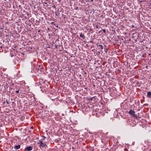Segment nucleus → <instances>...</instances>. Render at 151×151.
<instances>
[{"instance_id":"f257e3e1","label":"nucleus","mask_w":151,"mask_h":151,"mask_svg":"<svg viewBox=\"0 0 151 151\" xmlns=\"http://www.w3.org/2000/svg\"><path fill=\"white\" fill-rule=\"evenodd\" d=\"M129 114L131 115L133 117L137 118V116L135 115V112L132 109H130L128 112Z\"/></svg>"},{"instance_id":"f03ea898","label":"nucleus","mask_w":151,"mask_h":151,"mask_svg":"<svg viewBox=\"0 0 151 151\" xmlns=\"http://www.w3.org/2000/svg\"><path fill=\"white\" fill-rule=\"evenodd\" d=\"M32 146H29L25 148L24 150V151H30L32 150Z\"/></svg>"},{"instance_id":"7ed1b4c3","label":"nucleus","mask_w":151,"mask_h":151,"mask_svg":"<svg viewBox=\"0 0 151 151\" xmlns=\"http://www.w3.org/2000/svg\"><path fill=\"white\" fill-rule=\"evenodd\" d=\"M47 147V145L45 143H44L43 142L42 143H41L40 144V145L39 147L40 148H44L45 147Z\"/></svg>"},{"instance_id":"20e7f679","label":"nucleus","mask_w":151,"mask_h":151,"mask_svg":"<svg viewBox=\"0 0 151 151\" xmlns=\"http://www.w3.org/2000/svg\"><path fill=\"white\" fill-rule=\"evenodd\" d=\"M20 147V145H16L14 147V149L15 150H17L19 149Z\"/></svg>"},{"instance_id":"39448f33","label":"nucleus","mask_w":151,"mask_h":151,"mask_svg":"<svg viewBox=\"0 0 151 151\" xmlns=\"http://www.w3.org/2000/svg\"><path fill=\"white\" fill-rule=\"evenodd\" d=\"M147 97L149 98H151V92L150 91H148L147 92Z\"/></svg>"},{"instance_id":"423d86ee","label":"nucleus","mask_w":151,"mask_h":151,"mask_svg":"<svg viewBox=\"0 0 151 151\" xmlns=\"http://www.w3.org/2000/svg\"><path fill=\"white\" fill-rule=\"evenodd\" d=\"M80 37L83 39H84L85 38V35H83L82 33H81L80 34Z\"/></svg>"},{"instance_id":"0eeeda50","label":"nucleus","mask_w":151,"mask_h":151,"mask_svg":"<svg viewBox=\"0 0 151 151\" xmlns=\"http://www.w3.org/2000/svg\"><path fill=\"white\" fill-rule=\"evenodd\" d=\"M15 89H16V91H15L17 93H19V89H20V88H15L14 89V90H15Z\"/></svg>"},{"instance_id":"6e6552de","label":"nucleus","mask_w":151,"mask_h":151,"mask_svg":"<svg viewBox=\"0 0 151 151\" xmlns=\"http://www.w3.org/2000/svg\"><path fill=\"white\" fill-rule=\"evenodd\" d=\"M98 47L99 49H103V47L102 45H99L97 46Z\"/></svg>"},{"instance_id":"1a4fd4ad","label":"nucleus","mask_w":151,"mask_h":151,"mask_svg":"<svg viewBox=\"0 0 151 151\" xmlns=\"http://www.w3.org/2000/svg\"><path fill=\"white\" fill-rule=\"evenodd\" d=\"M43 143V141L42 140V139H41V140H39V142H37V144H38L40 145L41 144V143Z\"/></svg>"},{"instance_id":"9d476101","label":"nucleus","mask_w":151,"mask_h":151,"mask_svg":"<svg viewBox=\"0 0 151 151\" xmlns=\"http://www.w3.org/2000/svg\"><path fill=\"white\" fill-rule=\"evenodd\" d=\"M95 97V96H93V97H91V98H89L88 99V100H89V101H92L93 100V99Z\"/></svg>"},{"instance_id":"9b49d317","label":"nucleus","mask_w":151,"mask_h":151,"mask_svg":"<svg viewBox=\"0 0 151 151\" xmlns=\"http://www.w3.org/2000/svg\"><path fill=\"white\" fill-rule=\"evenodd\" d=\"M104 51L105 52H107V51L108 50V48H104Z\"/></svg>"},{"instance_id":"f8f14e48","label":"nucleus","mask_w":151,"mask_h":151,"mask_svg":"<svg viewBox=\"0 0 151 151\" xmlns=\"http://www.w3.org/2000/svg\"><path fill=\"white\" fill-rule=\"evenodd\" d=\"M59 139V140L58 139H55V141L56 142H59V141L60 140V139Z\"/></svg>"},{"instance_id":"ddd939ff","label":"nucleus","mask_w":151,"mask_h":151,"mask_svg":"<svg viewBox=\"0 0 151 151\" xmlns=\"http://www.w3.org/2000/svg\"><path fill=\"white\" fill-rule=\"evenodd\" d=\"M102 31L104 33H105L106 32V30L105 29H102Z\"/></svg>"},{"instance_id":"4468645a","label":"nucleus","mask_w":151,"mask_h":151,"mask_svg":"<svg viewBox=\"0 0 151 151\" xmlns=\"http://www.w3.org/2000/svg\"><path fill=\"white\" fill-rule=\"evenodd\" d=\"M42 137L43 138H42V139H44L46 138L45 137V136H42Z\"/></svg>"},{"instance_id":"2eb2a0df","label":"nucleus","mask_w":151,"mask_h":151,"mask_svg":"<svg viewBox=\"0 0 151 151\" xmlns=\"http://www.w3.org/2000/svg\"><path fill=\"white\" fill-rule=\"evenodd\" d=\"M8 101H7V100H6V102L8 104H9V103Z\"/></svg>"},{"instance_id":"dca6fc26","label":"nucleus","mask_w":151,"mask_h":151,"mask_svg":"<svg viewBox=\"0 0 151 151\" xmlns=\"http://www.w3.org/2000/svg\"><path fill=\"white\" fill-rule=\"evenodd\" d=\"M19 8H21V6L20 5H19Z\"/></svg>"},{"instance_id":"f3484780","label":"nucleus","mask_w":151,"mask_h":151,"mask_svg":"<svg viewBox=\"0 0 151 151\" xmlns=\"http://www.w3.org/2000/svg\"><path fill=\"white\" fill-rule=\"evenodd\" d=\"M44 4H47V2H44Z\"/></svg>"},{"instance_id":"a211bd4d","label":"nucleus","mask_w":151,"mask_h":151,"mask_svg":"<svg viewBox=\"0 0 151 151\" xmlns=\"http://www.w3.org/2000/svg\"><path fill=\"white\" fill-rule=\"evenodd\" d=\"M97 115H98V114H97V113H96V116H97Z\"/></svg>"},{"instance_id":"6ab92c4d","label":"nucleus","mask_w":151,"mask_h":151,"mask_svg":"<svg viewBox=\"0 0 151 151\" xmlns=\"http://www.w3.org/2000/svg\"><path fill=\"white\" fill-rule=\"evenodd\" d=\"M56 27H58V25H57L56 26Z\"/></svg>"},{"instance_id":"aec40b11","label":"nucleus","mask_w":151,"mask_h":151,"mask_svg":"<svg viewBox=\"0 0 151 151\" xmlns=\"http://www.w3.org/2000/svg\"><path fill=\"white\" fill-rule=\"evenodd\" d=\"M2 51H3L2 50L1 51L0 50V51L1 52H2Z\"/></svg>"},{"instance_id":"412c9836","label":"nucleus","mask_w":151,"mask_h":151,"mask_svg":"<svg viewBox=\"0 0 151 151\" xmlns=\"http://www.w3.org/2000/svg\"><path fill=\"white\" fill-rule=\"evenodd\" d=\"M93 1V0H91V1Z\"/></svg>"},{"instance_id":"4be33fe9","label":"nucleus","mask_w":151,"mask_h":151,"mask_svg":"<svg viewBox=\"0 0 151 151\" xmlns=\"http://www.w3.org/2000/svg\"><path fill=\"white\" fill-rule=\"evenodd\" d=\"M132 27H134V26H132Z\"/></svg>"},{"instance_id":"5701e85b","label":"nucleus","mask_w":151,"mask_h":151,"mask_svg":"<svg viewBox=\"0 0 151 151\" xmlns=\"http://www.w3.org/2000/svg\"><path fill=\"white\" fill-rule=\"evenodd\" d=\"M31 128H32V127H31Z\"/></svg>"},{"instance_id":"b1692460","label":"nucleus","mask_w":151,"mask_h":151,"mask_svg":"<svg viewBox=\"0 0 151 151\" xmlns=\"http://www.w3.org/2000/svg\"><path fill=\"white\" fill-rule=\"evenodd\" d=\"M72 148H73V149H74V148H73V147H72Z\"/></svg>"}]
</instances>
